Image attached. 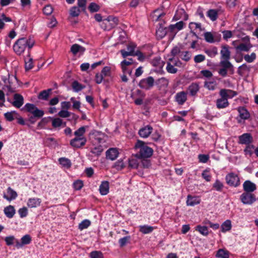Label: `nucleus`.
Instances as JSON below:
<instances>
[{"label":"nucleus","mask_w":258,"mask_h":258,"mask_svg":"<svg viewBox=\"0 0 258 258\" xmlns=\"http://www.w3.org/2000/svg\"><path fill=\"white\" fill-rule=\"evenodd\" d=\"M59 163L64 167L67 168H69L71 166V163L70 160L66 158H60L58 160Z\"/></svg>","instance_id":"obj_43"},{"label":"nucleus","mask_w":258,"mask_h":258,"mask_svg":"<svg viewBox=\"0 0 258 258\" xmlns=\"http://www.w3.org/2000/svg\"><path fill=\"white\" fill-rule=\"evenodd\" d=\"M153 130V128L151 125H147L140 128L138 134L141 138H147L150 136Z\"/></svg>","instance_id":"obj_13"},{"label":"nucleus","mask_w":258,"mask_h":258,"mask_svg":"<svg viewBox=\"0 0 258 258\" xmlns=\"http://www.w3.org/2000/svg\"><path fill=\"white\" fill-rule=\"evenodd\" d=\"M25 62V69L26 70H31L33 66V59L30 57V54L29 53L24 58Z\"/></svg>","instance_id":"obj_35"},{"label":"nucleus","mask_w":258,"mask_h":258,"mask_svg":"<svg viewBox=\"0 0 258 258\" xmlns=\"http://www.w3.org/2000/svg\"><path fill=\"white\" fill-rule=\"evenodd\" d=\"M52 125L54 127H59L62 125L63 126H66V123L63 122L62 119L59 118H55L52 120Z\"/></svg>","instance_id":"obj_40"},{"label":"nucleus","mask_w":258,"mask_h":258,"mask_svg":"<svg viewBox=\"0 0 258 258\" xmlns=\"http://www.w3.org/2000/svg\"><path fill=\"white\" fill-rule=\"evenodd\" d=\"M184 23L182 21L176 23L175 25H171L169 26V29L171 31H174L175 29L180 30L183 28Z\"/></svg>","instance_id":"obj_44"},{"label":"nucleus","mask_w":258,"mask_h":258,"mask_svg":"<svg viewBox=\"0 0 258 258\" xmlns=\"http://www.w3.org/2000/svg\"><path fill=\"white\" fill-rule=\"evenodd\" d=\"M175 99L179 105L183 104L187 100V93L181 91L176 93Z\"/></svg>","instance_id":"obj_15"},{"label":"nucleus","mask_w":258,"mask_h":258,"mask_svg":"<svg viewBox=\"0 0 258 258\" xmlns=\"http://www.w3.org/2000/svg\"><path fill=\"white\" fill-rule=\"evenodd\" d=\"M135 149L137 151L136 157L139 158H148L152 156L153 153L152 148L148 147L143 141L138 140L135 145Z\"/></svg>","instance_id":"obj_1"},{"label":"nucleus","mask_w":258,"mask_h":258,"mask_svg":"<svg viewBox=\"0 0 258 258\" xmlns=\"http://www.w3.org/2000/svg\"><path fill=\"white\" fill-rule=\"evenodd\" d=\"M250 46L245 43H241L236 47V50L240 51H248Z\"/></svg>","instance_id":"obj_45"},{"label":"nucleus","mask_w":258,"mask_h":258,"mask_svg":"<svg viewBox=\"0 0 258 258\" xmlns=\"http://www.w3.org/2000/svg\"><path fill=\"white\" fill-rule=\"evenodd\" d=\"M85 51V48L78 44H73L71 48V51L74 55H76L78 52L83 53Z\"/></svg>","instance_id":"obj_32"},{"label":"nucleus","mask_w":258,"mask_h":258,"mask_svg":"<svg viewBox=\"0 0 258 258\" xmlns=\"http://www.w3.org/2000/svg\"><path fill=\"white\" fill-rule=\"evenodd\" d=\"M104 148L102 145L95 144V145H92L91 144L90 150V152L94 156L98 157L101 154Z\"/></svg>","instance_id":"obj_11"},{"label":"nucleus","mask_w":258,"mask_h":258,"mask_svg":"<svg viewBox=\"0 0 258 258\" xmlns=\"http://www.w3.org/2000/svg\"><path fill=\"white\" fill-rule=\"evenodd\" d=\"M244 58L247 62H252L256 58V54L254 52H252L250 54H246L244 55Z\"/></svg>","instance_id":"obj_46"},{"label":"nucleus","mask_w":258,"mask_h":258,"mask_svg":"<svg viewBox=\"0 0 258 258\" xmlns=\"http://www.w3.org/2000/svg\"><path fill=\"white\" fill-rule=\"evenodd\" d=\"M14 101L12 103L13 106L17 108H20L22 106L24 103V99L21 95L15 94L14 96Z\"/></svg>","instance_id":"obj_21"},{"label":"nucleus","mask_w":258,"mask_h":258,"mask_svg":"<svg viewBox=\"0 0 258 258\" xmlns=\"http://www.w3.org/2000/svg\"><path fill=\"white\" fill-rule=\"evenodd\" d=\"M191 53L187 51H183L180 54L181 58L185 61H189L191 58Z\"/></svg>","instance_id":"obj_49"},{"label":"nucleus","mask_w":258,"mask_h":258,"mask_svg":"<svg viewBox=\"0 0 258 258\" xmlns=\"http://www.w3.org/2000/svg\"><path fill=\"white\" fill-rule=\"evenodd\" d=\"M81 9L77 6L72 7L70 10V17L69 18L70 21H71L72 18L77 17L79 16Z\"/></svg>","instance_id":"obj_30"},{"label":"nucleus","mask_w":258,"mask_h":258,"mask_svg":"<svg viewBox=\"0 0 258 258\" xmlns=\"http://www.w3.org/2000/svg\"><path fill=\"white\" fill-rule=\"evenodd\" d=\"M205 52L210 57H215L218 54V50L216 47H213L211 49L206 50Z\"/></svg>","instance_id":"obj_56"},{"label":"nucleus","mask_w":258,"mask_h":258,"mask_svg":"<svg viewBox=\"0 0 258 258\" xmlns=\"http://www.w3.org/2000/svg\"><path fill=\"white\" fill-rule=\"evenodd\" d=\"M51 91V89H49L41 91L38 95V98L40 99H43L45 100H47Z\"/></svg>","instance_id":"obj_37"},{"label":"nucleus","mask_w":258,"mask_h":258,"mask_svg":"<svg viewBox=\"0 0 258 258\" xmlns=\"http://www.w3.org/2000/svg\"><path fill=\"white\" fill-rule=\"evenodd\" d=\"M99 191L102 195H106L109 192V182L104 181L102 182L99 186Z\"/></svg>","instance_id":"obj_31"},{"label":"nucleus","mask_w":258,"mask_h":258,"mask_svg":"<svg viewBox=\"0 0 258 258\" xmlns=\"http://www.w3.org/2000/svg\"><path fill=\"white\" fill-rule=\"evenodd\" d=\"M202 176L203 178L205 179L207 181H210L211 180L212 176L209 173V169H206L204 170L202 173Z\"/></svg>","instance_id":"obj_59"},{"label":"nucleus","mask_w":258,"mask_h":258,"mask_svg":"<svg viewBox=\"0 0 258 258\" xmlns=\"http://www.w3.org/2000/svg\"><path fill=\"white\" fill-rule=\"evenodd\" d=\"M166 70L168 73L170 74H175L177 72V69L173 67L171 63L167 61Z\"/></svg>","instance_id":"obj_54"},{"label":"nucleus","mask_w":258,"mask_h":258,"mask_svg":"<svg viewBox=\"0 0 258 258\" xmlns=\"http://www.w3.org/2000/svg\"><path fill=\"white\" fill-rule=\"evenodd\" d=\"M118 23V20L116 17L109 16L107 18L103 20L101 26L104 30H108L115 27Z\"/></svg>","instance_id":"obj_5"},{"label":"nucleus","mask_w":258,"mask_h":258,"mask_svg":"<svg viewBox=\"0 0 258 258\" xmlns=\"http://www.w3.org/2000/svg\"><path fill=\"white\" fill-rule=\"evenodd\" d=\"M155 83H156L159 89H162L167 87L169 81L166 78L162 77L158 79Z\"/></svg>","instance_id":"obj_26"},{"label":"nucleus","mask_w":258,"mask_h":258,"mask_svg":"<svg viewBox=\"0 0 258 258\" xmlns=\"http://www.w3.org/2000/svg\"><path fill=\"white\" fill-rule=\"evenodd\" d=\"M91 224V222L89 220H84L81 222L79 225V229L82 230L88 228Z\"/></svg>","instance_id":"obj_47"},{"label":"nucleus","mask_w":258,"mask_h":258,"mask_svg":"<svg viewBox=\"0 0 258 258\" xmlns=\"http://www.w3.org/2000/svg\"><path fill=\"white\" fill-rule=\"evenodd\" d=\"M201 202V200L199 197H194L190 195H188L186 200V205L189 206H194L196 205L199 204Z\"/></svg>","instance_id":"obj_20"},{"label":"nucleus","mask_w":258,"mask_h":258,"mask_svg":"<svg viewBox=\"0 0 258 258\" xmlns=\"http://www.w3.org/2000/svg\"><path fill=\"white\" fill-rule=\"evenodd\" d=\"M205 59V56L203 54L197 55L194 58V60L196 63H200L204 61Z\"/></svg>","instance_id":"obj_62"},{"label":"nucleus","mask_w":258,"mask_h":258,"mask_svg":"<svg viewBox=\"0 0 258 258\" xmlns=\"http://www.w3.org/2000/svg\"><path fill=\"white\" fill-rule=\"evenodd\" d=\"M197 230L201 234L204 236H207L209 234L208 228L206 226H201L199 225L197 226Z\"/></svg>","instance_id":"obj_57"},{"label":"nucleus","mask_w":258,"mask_h":258,"mask_svg":"<svg viewBox=\"0 0 258 258\" xmlns=\"http://www.w3.org/2000/svg\"><path fill=\"white\" fill-rule=\"evenodd\" d=\"M231 228V221L229 220L225 221L221 225V230L223 232L229 231Z\"/></svg>","instance_id":"obj_41"},{"label":"nucleus","mask_w":258,"mask_h":258,"mask_svg":"<svg viewBox=\"0 0 258 258\" xmlns=\"http://www.w3.org/2000/svg\"><path fill=\"white\" fill-rule=\"evenodd\" d=\"M225 179L226 183L230 186L236 187L240 184V180L238 175L233 172L228 174Z\"/></svg>","instance_id":"obj_8"},{"label":"nucleus","mask_w":258,"mask_h":258,"mask_svg":"<svg viewBox=\"0 0 258 258\" xmlns=\"http://www.w3.org/2000/svg\"><path fill=\"white\" fill-rule=\"evenodd\" d=\"M221 60L230 59L231 53L228 45H223L220 51Z\"/></svg>","instance_id":"obj_16"},{"label":"nucleus","mask_w":258,"mask_h":258,"mask_svg":"<svg viewBox=\"0 0 258 258\" xmlns=\"http://www.w3.org/2000/svg\"><path fill=\"white\" fill-rule=\"evenodd\" d=\"M134 62L132 58H128V60L124 59L120 63L121 68H124L125 67H128L132 64Z\"/></svg>","instance_id":"obj_61"},{"label":"nucleus","mask_w":258,"mask_h":258,"mask_svg":"<svg viewBox=\"0 0 258 258\" xmlns=\"http://www.w3.org/2000/svg\"><path fill=\"white\" fill-rule=\"evenodd\" d=\"M87 126H81L74 132L75 137L85 138L84 135Z\"/></svg>","instance_id":"obj_36"},{"label":"nucleus","mask_w":258,"mask_h":258,"mask_svg":"<svg viewBox=\"0 0 258 258\" xmlns=\"http://www.w3.org/2000/svg\"><path fill=\"white\" fill-rule=\"evenodd\" d=\"M24 108L27 111L32 114L34 116L38 118L42 117L44 115L43 111L39 109L35 105L30 103H27Z\"/></svg>","instance_id":"obj_7"},{"label":"nucleus","mask_w":258,"mask_h":258,"mask_svg":"<svg viewBox=\"0 0 258 258\" xmlns=\"http://www.w3.org/2000/svg\"><path fill=\"white\" fill-rule=\"evenodd\" d=\"M87 142L86 138L75 137L70 141V145L76 148H80L84 146Z\"/></svg>","instance_id":"obj_10"},{"label":"nucleus","mask_w":258,"mask_h":258,"mask_svg":"<svg viewBox=\"0 0 258 258\" xmlns=\"http://www.w3.org/2000/svg\"><path fill=\"white\" fill-rule=\"evenodd\" d=\"M155 83L154 78L151 76H149L142 79L139 82V86L141 88L148 90L151 89L154 86Z\"/></svg>","instance_id":"obj_6"},{"label":"nucleus","mask_w":258,"mask_h":258,"mask_svg":"<svg viewBox=\"0 0 258 258\" xmlns=\"http://www.w3.org/2000/svg\"><path fill=\"white\" fill-rule=\"evenodd\" d=\"M229 59L221 60L219 66L222 67L218 71V73L222 77H225L227 75V71H230L231 74L233 73V66L229 61Z\"/></svg>","instance_id":"obj_4"},{"label":"nucleus","mask_w":258,"mask_h":258,"mask_svg":"<svg viewBox=\"0 0 258 258\" xmlns=\"http://www.w3.org/2000/svg\"><path fill=\"white\" fill-rule=\"evenodd\" d=\"M140 231L143 234H148L152 232L154 228L148 225H142L139 226Z\"/></svg>","instance_id":"obj_38"},{"label":"nucleus","mask_w":258,"mask_h":258,"mask_svg":"<svg viewBox=\"0 0 258 258\" xmlns=\"http://www.w3.org/2000/svg\"><path fill=\"white\" fill-rule=\"evenodd\" d=\"M252 141V137L248 133H245L239 137V143L241 144L248 145Z\"/></svg>","instance_id":"obj_18"},{"label":"nucleus","mask_w":258,"mask_h":258,"mask_svg":"<svg viewBox=\"0 0 258 258\" xmlns=\"http://www.w3.org/2000/svg\"><path fill=\"white\" fill-rule=\"evenodd\" d=\"M118 155V152L116 148H110L106 152V158L111 160H114Z\"/></svg>","instance_id":"obj_19"},{"label":"nucleus","mask_w":258,"mask_h":258,"mask_svg":"<svg viewBox=\"0 0 258 258\" xmlns=\"http://www.w3.org/2000/svg\"><path fill=\"white\" fill-rule=\"evenodd\" d=\"M219 94L221 97L226 98L228 100V98H232L236 96L237 93L232 90L222 89L220 91Z\"/></svg>","instance_id":"obj_12"},{"label":"nucleus","mask_w":258,"mask_h":258,"mask_svg":"<svg viewBox=\"0 0 258 258\" xmlns=\"http://www.w3.org/2000/svg\"><path fill=\"white\" fill-rule=\"evenodd\" d=\"M21 241V242L18 241L16 242V246L18 248L21 247L24 245L29 244L31 241V238L29 235L27 234L22 237Z\"/></svg>","instance_id":"obj_27"},{"label":"nucleus","mask_w":258,"mask_h":258,"mask_svg":"<svg viewBox=\"0 0 258 258\" xmlns=\"http://www.w3.org/2000/svg\"><path fill=\"white\" fill-rule=\"evenodd\" d=\"M139 159L138 157H136V154L132 156L128 159V166L131 168L136 169L138 168L139 164L138 160Z\"/></svg>","instance_id":"obj_29"},{"label":"nucleus","mask_w":258,"mask_h":258,"mask_svg":"<svg viewBox=\"0 0 258 258\" xmlns=\"http://www.w3.org/2000/svg\"><path fill=\"white\" fill-rule=\"evenodd\" d=\"M224 187L223 184L217 179L213 185V187L217 191H221Z\"/></svg>","instance_id":"obj_52"},{"label":"nucleus","mask_w":258,"mask_h":258,"mask_svg":"<svg viewBox=\"0 0 258 258\" xmlns=\"http://www.w3.org/2000/svg\"><path fill=\"white\" fill-rule=\"evenodd\" d=\"M205 39L209 43H214L215 42L213 35L209 32H207L204 34Z\"/></svg>","instance_id":"obj_48"},{"label":"nucleus","mask_w":258,"mask_h":258,"mask_svg":"<svg viewBox=\"0 0 258 258\" xmlns=\"http://www.w3.org/2000/svg\"><path fill=\"white\" fill-rule=\"evenodd\" d=\"M72 88L75 92H79L83 89L84 87L81 84H80L77 81H74L72 83Z\"/></svg>","instance_id":"obj_53"},{"label":"nucleus","mask_w":258,"mask_h":258,"mask_svg":"<svg viewBox=\"0 0 258 258\" xmlns=\"http://www.w3.org/2000/svg\"><path fill=\"white\" fill-rule=\"evenodd\" d=\"M130 239L131 237L130 236H127L120 238L118 241L120 246L123 247L125 246L127 243L129 242Z\"/></svg>","instance_id":"obj_55"},{"label":"nucleus","mask_w":258,"mask_h":258,"mask_svg":"<svg viewBox=\"0 0 258 258\" xmlns=\"http://www.w3.org/2000/svg\"><path fill=\"white\" fill-rule=\"evenodd\" d=\"M239 119H238V122H241V120H246L249 118L250 114L248 111L243 107H240L238 108Z\"/></svg>","instance_id":"obj_14"},{"label":"nucleus","mask_w":258,"mask_h":258,"mask_svg":"<svg viewBox=\"0 0 258 258\" xmlns=\"http://www.w3.org/2000/svg\"><path fill=\"white\" fill-rule=\"evenodd\" d=\"M17 196V192L10 187L7 189V194L4 195V198L9 201L15 199Z\"/></svg>","instance_id":"obj_24"},{"label":"nucleus","mask_w":258,"mask_h":258,"mask_svg":"<svg viewBox=\"0 0 258 258\" xmlns=\"http://www.w3.org/2000/svg\"><path fill=\"white\" fill-rule=\"evenodd\" d=\"M73 186L76 190H80L83 186V182L82 180H76L74 182Z\"/></svg>","instance_id":"obj_63"},{"label":"nucleus","mask_w":258,"mask_h":258,"mask_svg":"<svg viewBox=\"0 0 258 258\" xmlns=\"http://www.w3.org/2000/svg\"><path fill=\"white\" fill-rule=\"evenodd\" d=\"M43 11L45 15H50L52 14L53 9L50 5H47L44 7Z\"/></svg>","instance_id":"obj_58"},{"label":"nucleus","mask_w":258,"mask_h":258,"mask_svg":"<svg viewBox=\"0 0 258 258\" xmlns=\"http://www.w3.org/2000/svg\"><path fill=\"white\" fill-rule=\"evenodd\" d=\"M17 115V113L15 111L8 112L5 113V118L7 119V120L10 121L13 120L15 117H16Z\"/></svg>","instance_id":"obj_42"},{"label":"nucleus","mask_w":258,"mask_h":258,"mask_svg":"<svg viewBox=\"0 0 258 258\" xmlns=\"http://www.w3.org/2000/svg\"><path fill=\"white\" fill-rule=\"evenodd\" d=\"M204 87L209 90L214 91L217 88V83L215 81H205Z\"/></svg>","instance_id":"obj_33"},{"label":"nucleus","mask_w":258,"mask_h":258,"mask_svg":"<svg viewBox=\"0 0 258 258\" xmlns=\"http://www.w3.org/2000/svg\"><path fill=\"white\" fill-rule=\"evenodd\" d=\"M216 256L220 258H229V252L225 249H220L217 251Z\"/></svg>","instance_id":"obj_39"},{"label":"nucleus","mask_w":258,"mask_h":258,"mask_svg":"<svg viewBox=\"0 0 258 258\" xmlns=\"http://www.w3.org/2000/svg\"><path fill=\"white\" fill-rule=\"evenodd\" d=\"M41 200L39 198H30L27 202V206L29 208H36L40 205Z\"/></svg>","instance_id":"obj_25"},{"label":"nucleus","mask_w":258,"mask_h":258,"mask_svg":"<svg viewBox=\"0 0 258 258\" xmlns=\"http://www.w3.org/2000/svg\"><path fill=\"white\" fill-rule=\"evenodd\" d=\"M200 87L198 84L196 83H191L187 88V91L189 94L192 96H195L199 92Z\"/></svg>","instance_id":"obj_23"},{"label":"nucleus","mask_w":258,"mask_h":258,"mask_svg":"<svg viewBox=\"0 0 258 258\" xmlns=\"http://www.w3.org/2000/svg\"><path fill=\"white\" fill-rule=\"evenodd\" d=\"M241 202L245 205H251L255 201V196L250 192H243L240 197Z\"/></svg>","instance_id":"obj_9"},{"label":"nucleus","mask_w":258,"mask_h":258,"mask_svg":"<svg viewBox=\"0 0 258 258\" xmlns=\"http://www.w3.org/2000/svg\"><path fill=\"white\" fill-rule=\"evenodd\" d=\"M169 63H171L173 67H180L181 65V61L178 58H175L174 57L169 58L167 60Z\"/></svg>","instance_id":"obj_50"},{"label":"nucleus","mask_w":258,"mask_h":258,"mask_svg":"<svg viewBox=\"0 0 258 258\" xmlns=\"http://www.w3.org/2000/svg\"><path fill=\"white\" fill-rule=\"evenodd\" d=\"M34 44V40L29 38H21L17 40L13 46L14 51L18 55L23 53L26 47L31 49Z\"/></svg>","instance_id":"obj_2"},{"label":"nucleus","mask_w":258,"mask_h":258,"mask_svg":"<svg viewBox=\"0 0 258 258\" xmlns=\"http://www.w3.org/2000/svg\"><path fill=\"white\" fill-rule=\"evenodd\" d=\"M91 258H103L102 253L100 251H94L90 253Z\"/></svg>","instance_id":"obj_64"},{"label":"nucleus","mask_w":258,"mask_h":258,"mask_svg":"<svg viewBox=\"0 0 258 258\" xmlns=\"http://www.w3.org/2000/svg\"><path fill=\"white\" fill-rule=\"evenodd\" d=\"M223 12V11L220 9H211L208 11L207 16L212 21H214L217 19L218 15L219 14H221Z\"/></svg>","instance_id":"obj_22"},{"label":"nucleus","mask_w":258,"mask_h":258,"mask_svg":"<svg viewBox=\"0 0 258 258\" xmlns=\"http://www.w3.org/2000/svg\"><path fill=\"white\" fill-rule=\"evenodd\" d=\"M229 104L228 100L226 98L221 97L216 101V106L218 109L226 108L228 106Z\"/></svg>","instance_id":"obj_28"},{"label":"nucleus","mask_w":258,"mask_h":258,"mask_svg":"<svg viewBox=\"0 0 258 258\" xmlns=\"http://www.w3.org/2000/svg\"><path fill=\"white\" fill-rule=\"evenodd\" d=\"M243 187L245 192L250 193L254 191L256 188V185L249 180H246L244 182Z\"/></svg>","instance_id":"obj_17"},{"label":"nucleus","mask_w":258,"mask_h":258,"mask_svg":"<svg viewBox=\"0 0 258 258\" xmlns=\"http://www.w3.org/2000/svg\"><path fill=\"white\" fill-rule=\"evenodd\" d=\"M77 4L82 11H85L86 8L87 0H77Z\"/></svg>","instance_id":"obj_60"},{"label":"nucleus","mask_w":258,"mask_h":258,"mask_svg":"<svg viewBox=\"0 0 258 258\" xmlns=\"http://www.w3.org/2000/svg\"><path fill=\"white\" fill-rule=\"evenodd\" d=\"M88 9L91 13L98 12L100 9V6L95 3H91Z\"/></svg>","instance_id":"obj_51"},{"label":"nucleus","mask_w":258,"mask_h":258,"mask_svg":"<svg viewBox=\"0 0 258 258\" xmlns=\"http://www.w3.org/2000/svg\"><path fill=\"white\" fill-rule=\"evenodd\" d=\"M4 212L7 217L11 218L14 216L15 210L14 207L10 205L5 208Z\"/></svg>","instance_id":"obj_34"},{"label":"nucleus","mask_w":258,"mask_h":258,"mask_svg":"<svg viewBox=\"0 0 258 258\" xmlns=\"http://www.w3.org/2000/svg\"><path fill=\"white\" fill-rule=\"evenodd\" d=\"M105 135L101 132L96 130L91 131L89 134V138L92 145H102L105 143Z\"/></svg>","instance_id":"obj_3"}]
</instances>
